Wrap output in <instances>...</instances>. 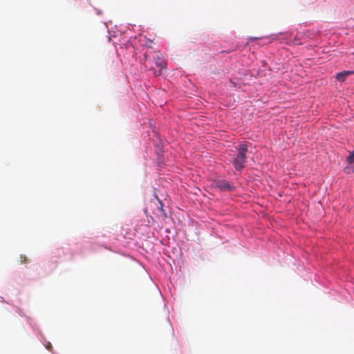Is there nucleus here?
<instances>
[{
  "instance_id": "7ed1b4c3",
  "label": "nucleus",
  "mask_w": 354,
  "mask_h": 354,
  "mask_svg": "<svg viewBox=\"0 0 354 354\" xmlns=\"http://www.w3.org/2000/svg\"><path fill=\"white\" fill-rule=\"evenodd\" d=\"M354 73V71H344L342 72H339L336 75V79L341 82H343L345 81L346 78L349 76L350 75H352Z\"/></svg>"
},
{
  "instance_id": "39448f33",
  "label": "nucleus",
  "mask_w": 354,
  "mask_h": 354,
  "mask_svg": "<svg viewBox=\"0 0 354 354\" xmlns=\"http://www.w3.org/2000/svg\"><path fill=\"white\" fill-rule=\"evenodd\" d=\"M156 59V65L160 68H164L166 67V62L165 60L160 57V54L159 53H156V57H154Z\"/></svg>"
},
{
  "instance_id": "f03ea898",
  "label": "nucleus",
  "mask_w": 354,
  "mask_h": 354,
  "mask_svg": "<svg viewBox=\"0 0 354 354\" xmlns=\"http://www.w3.org/2000/svg\"><path fill=\"white\" fill-rule=\"evenodd\" d=\"M347 162L349 165L345 167L346 173L351 174L354 172V151L347 157Z\"/></svg>"
},
{
  "instance_id": "6e6552de",
  "label": "nucleus",
  "mask_w": 354,
  "mask_h": 354,
  "mask_svg": "<svg viewBox=\"0 0 354 354\" xmlns=\"http://www.w3.org/2000/svg\"><path fill=\"white\" fill-rule=\"evenodd\" d=\"M46 348H48V350H51L52 345L50 342H48V344H46Z\"/></svg>"
},
{
  "instance_id": "20e7f679",
  "label": "nucleus",
  "mask_w": 354,
  "mask_h": 354,
  "mask_svg": "<svg viewBox=\"0 0 354 354\" xmlns=\"http://www.w3.org/2000/svg\"><path fill=\"white\" fill-rule=\"evenodd\" d=\"M216 185L221 190H230L232 188L229 182L226 180H219Z\"/></svg>"
},
{
  "instance_id": "0eeeda50",
  "label": "nucleus",
  "mask_w": 354,
  "mask_h": 354,
  "mask_svg": "<svg viewBox=\"0 0 354 354\" xmlns=\"http://www.w3.org/2000/svg\"><path fill=\"white\" fill-rule=\"evenodd\" d=\"M19 259H20L19 261L21 263H25L28 262V260H27L26 256L20 255Z\"/></svg>"
},
{
  "instance_id": "423d86ee",
  "label": "nucleus",
  "mask_w": 354,
  "mask_h": 354,
  "mask_svg": "<svg viewBox=\"0 0 354 354\" xmlns=\"http://www.w3.org/2000/svg\"><path fill=\"white\" fill-rule=\"evenodd\" d=\"M157 201H158V202L159 203V206H158L157 210L158 212H160V214H158V216H160L162 218H167V213L163 209V203H162V202L160 200H159L158 198H157Z\"/></svg>"
},
{
  "instance_id": "f257e3e1",
  "label": "nucleus",
  "mask_w": 354,
  "mask_h": 354,
  "mask_svg": "<svg viewBox=\"0 0 354 354\" xmlns=\"http://www.w3.org/2000/svg\"><path fill=\"white\" fill-rule=\"evenodd\" d=\"M247 151L248 147L245 144L239 145L237 156L232 160V164L236 170H241L244 167Z\"/></svg>"
}]
</instances>
